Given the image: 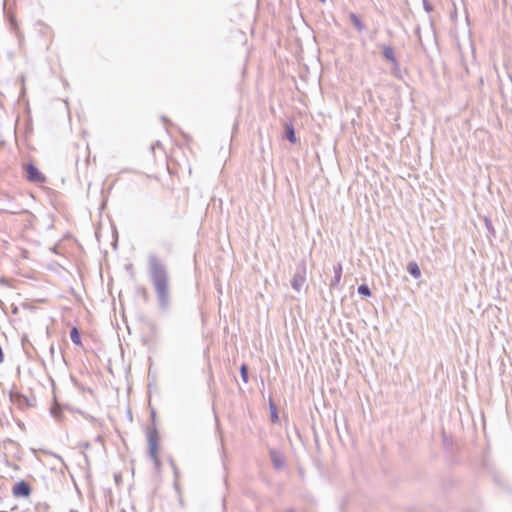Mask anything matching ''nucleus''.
I'll return each instance as SVG.
<instances>
[{
	"label": "nucleus",
	"instance_id": "4468645a",
	"mask_svg": "<svg viewBox=\"0 0 512 512\" xmlns=\"http://www.w3.org/2000/svg\"><path fill=\"white\" fill-rule=\"evenodd\" d=\"M240 376L244 383H248V380H249L248 366L246 364H242L240 366Z\"/></svg>",
	"mask_w": 512,
	"mask_h": 512
},
{
	"label": "nucleus",
	"instance_id": "9d476101",
	"mask_svg": "<svg viewBox=\"0 0 512 512\" xmlns=\"http://www.w3.org/2000/svg\"><path fill=\"white\" fill-rule=\"evenodd\" d=\"M349 18L359 32H362L365 29V25L355 13H350Z\"/></svg>",
	"mask_w": 512,
	"mask_h": 512
},
{
	"label": "nucleus",
	"instance_id": "6ab92c4d",
	"mask_svg": "<svg viewBox=\"0 0 512 512\" xmlns=\"http://www.w3.org/2000/svg\"><path fill=\"white\" fill-rule=\"evenodd\" d=\"M485 223H486L487 228L490 229L491 228V222L488 219H486Z\"/></svg>",
	"mask_w": 512,
	"mask_h": 512
},
{
	"label": "nucleus",
	"instance_id": "2eb2a0df",
	"mask_svg": "<svg viewBox=\"0 0 512 512\" xmlns=\"http://www.w3.org/2000/svg\"><path fill=\"white\" fill-rule=\"evenodd\" d=\"M170 465H171V467L173 469V473H174V477H175L174 487H175L176 490H178L179 489V485H178L177 479L179 477V470H178L176 464L174 463V461L172 459L170 460Z\"/></svg>",
	"mask_w": 512,
	"mask_h": 512
},
{
	"label": "nucleus",
	"instance_id": "aec40b11",
	"mask_svg": "<svg viewBox=\"0 0 512 512\" xmlns=\"http://www.w3.org/2000/svg\"><path fill=\"white\" fill-rule=\"evenodd\" d=\"M155 417H156V413H155V411H154V410H152V412H151V418H152V420H153V421L155 420Z\"/></svg>",
	"mask_w": 512,
	"mask_h": 512
},
{
	"label": "nucleus",
	"instance_id": "423d86ee",
	"mask_svg": "<svg viewBox=\"0 0 512 512\" xmlns=\"http://www.w3.org/2000/svg\"><path fill=\"white\" fill-rule=\"evenodd\" d=\"M383 56L392 63L394 69H399V63L394 56V51L390 46L383 47Z\"/></svg>",
	"mask_w": 512,
	"mask_h": 512
},
{
	"label": "nucleus",
	"instance_id": "1a4fd4ad",
	"mask_svg": "<svg viewBox=\"0 0 512 512\" xmlns=\"http://www.w3.org/2000/svg\"><path fill=\"white\" fill-rule=\"evenodd\" d=\"M285 135L289 142L296 143L297 139L295 136V130L292 124H286L285 125Z\"/></svg>",
	"mask_w": 512,
	"mask_h": 512
},
{
	"label": "nucleus",
	"instance_id": "a211bd4d",
	"mask_svg": "<svg viewBox=\"0 0 512 512\" xmlns=\"http://www.w3.org/2000/svg\"><path fill=\"white\" fill-rule=\"evenodd\" d=\"M51 414L54 416V417H58V415H60V412L54 408L51 409Z\"/></svg>",
	"mask_w": 512,
	"mask_h": 512
},
{
	"label": "nucleus",
	"instance_id": "f3484780",
	"mask_svg": "<svg viewBox=\"0 0 512 512\" xmlns=\"http://www.w3.org/2000/svg\"><path fill=\"white\" fill-rule=\"evenodd\" d=\"M422 2H423V8L426 12H431L433 10V7L428 0H422Z\"/></svg>",
	"mask_w": 512,
	"mask_h": 512
},
{
	"label": "nucleus",
	"instance_id": "9b49d317",
	"mask_svg": "<svg viewBox=\"0 0 512 512\" xmlns=\"http://www.w3.org/2000/svg\"><path fill=\"white\" fill-rule=\"evenodd\" d=\"M270 456H271V460L273 462V465L276 467V468H281L283 465H284V461L283 459L279 456V454L272 450L270 451Z\"/></svg>",
	"mask_w": 512,
	"mask_h": 512
},
{
	"label": "nucleus",
	"instance_id": "f8f14e48",
	"mask_svg": "<svg viewBox=\"0 0 512 512\" xmlns=\"http://www.w3.org/2000/svg\"><path fill=\"white\" fill-rule=\"evenodd\" d=\"M70 338H71V341L76 344V345H80L81 344V336H80V332L79 330L76 328V327H73L71 330H70Z\"/></svg>",
	"mask_w": 512,
	"mask_h": 512
},
{
	"label": "nucleus",
	"instance_id": "412c9836",
	"mask_svg": "<svg viewBox=\"0 0 512 512\" xmlns=\"http://www.w3.org/2000/svg\"><path fill=\"white\" fill-rule=\"evenodd\" d=\"M83 447H84L85 449H88V448L90 447V445H89V443H87V442H86V443H84V444H83Z\"/></svg>",
	"mask_w": 512,
	"mask_h": 512
},
{
	"label": "nucleus",
	"instance_id": "f03ea898",
	"mask_svg": "<svg viewBox=\"0 0 512 512\" xmlns=\"http://www.w3.org/2000/svg\"><path fill=\"white\" fill-rule=\"evenodd\" d=\"M147 441L149 445L148 454L150 458L153 460L154 466L156 469H159L161 466V461L158 458V430L155 425L149 426L147 428Z\"/></svg>",
	"mask_w": 512,
	"mask_h": 512
},
{
	"label": "nucleus",
	"instance_id": "7ed1b4c3",
	"mask_svg": "<svg viewBox=\"0 0 512 512\" xmlns=\"http://www.w3.org/2000/svg\"><path fill=\"white\" fill-rule=\"evenodd\" d=\"M23 169L26 173V178L29 182L32 183H45L46 176L38 169V167L32 163H26L23 166Z\"/></svg>",
	"mask_w": 512,
	"mask_h": 512
},
{
	"label": "nucleus",
	"instance_id": "6e6552de",
	"mask_svg": "<svg viewBox=\"0 0 512 512\" xmlns=\"http://www.w3.org/2000/svg\"><path fill=\"white\" fill-rule=\"evenodd\" d=\"M407 272L414 277L415 279H418L421 277V271L418 266V264L415 261H410L407 264Z\"/></svg>",
	"mask_w": 512,
	"mask_h": 512
},
{
	"label": "nucleus",
	"instance_id": "ddd939ff",
	"mask_svg": "<svg viewBox=\"0 0 512 512\" xmlns=\"http://www.w3.org/2000/svg\"><path fill=\"white\" fill-rule=\"evenodd\" d=\"M357 292L361 296L369 297L371 296V290L367 284H361L357 288Z\"/></svg>",
	"mask_w": 512,
	"mask_h": 512
},
{
	"label": "nucleus",
	"instance_id": "0eeeda50",
	"mask_svg": "<svg viewBox=\"0 0 512 512\" xmlns=\"http://www.w3.org/2000/svg\"><path fill=\"white\" fill-rule=\"evenodd\" d=\"M334 277L331 280L330 287L335 288L338 286V284L341 281L342 277V265L341 263H338L337 265H334L333 267Z\"/></svg>",
	"mask_w": 512,
	"mask_h": 512
},
{
	"label": "nucleus",
	"instance_id": "20e7f679",
	"mask_svg": "<svg viewBox=\"0 0 512 512\" xmlns=\"http://www.w3.org/2000/svg\"><path fill=\"white\" fill-rule=\"evenodd\" d=\"M305 282H306V264L304 261H302L296 268V271L291 280V286L295 291L300 292L301 289L303 288Z\"/></svg>",
	"mask_w": 512,
	"mask_h": 512
},
{
	"label": "nucleus",
	"instance_id": "39448f33",
	"mask_svg": "<svg viewBox=\"0 0 512 512\" xmlns=\"http://www.w3.org/2000/svg\"><path fill=\"white\" fill-rule=\"evenodd\" d=\"M12 492L15 497L26 498L31 494V487L26 481L22 480L13 486Z\"/></svg>",
	"mask_w": 512,
	"mask_h": 512
},
{
	"label": "nucleus",
	"instance_id": "dca6fc26",
	"mask_svg": "<svg viewBox=\"0 0 512 512\" xmlns=\"http://www.w3.org/2000/svg\"><path fill=\"white\" fill-rule=\"evenodd\" d=\"M271 419L273 422L278 420L277 410L273 402L270 401Z\"/></svg>",
	"mask_w": 512,
	"mask_h": 512
},
{
	"label": "nucleus",
	"instance_id": "4be33fe9",
	"mask_svg": "<svg viewBox=\"0 0 512 512\" xmlns=\"http://www.w3.org/2000/svg\"><path fill=\"white\" fill-rule=\"evenodd\" d=\"M321 2H325V0H320Z\"/></svg>",
	"mask_w": 512,
	"mask_h": 512
},
{
	"label": "nucleus",
	"instance_id": "f257e3e1",
	"mask_svg": "<svg viewBox=\"0 0 512 512\" xmlns=\"http://www.w3.org/2000/svg\"><path fill=\"white\" fill-rule=\"evenodd\" d=\"M148 272L159 308L167 312L170 308L169 274L166 265L155 254L148 257Z\"/></svg>",
	"mask_w": 512,
	"mask_h": 512
}]
</instances>
